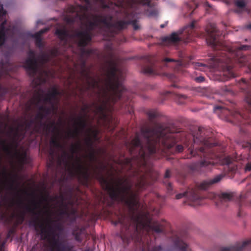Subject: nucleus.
<instances>
[{"instance_id": "f257e3e1", "label": "nucleus", "mask_w": 251, "mask_h": 251, "mask_svg": "<svg viewBox=\"0 0 251 251\" xmlns=\"http://www.w3.org/2000/svg\"><path fill=\"white\" fill-rule=\"evenodd\" d=\"M86 60L81 56L79 63L80 73L86 79L87 90H98V95L101 97L99 99L100 104L94 102L93 105L96 109V114L104 116L108 105L119 100H124V97H126L128 93L123 84V72L118 67L116 61L111 55L103 68L106 78L103 81V85L101 86L102 79L90 75V70L86 67Z\"/></svg>"}, {"instance_id": "f03ea898", "label": "nucleus", "mask_w": 251, "mask_h": 251, "mask_svg": "<svg viewBox=\"0 0 251 251\" xmlns=\"http://www.w3.org/2000/svg\"><path fill=\"white\" fill-rule=\"evenodd\" d=\"M208 37L206 39L207 44L215 50H220L211 58L214 67H222L225 68L223 73V80L226 81L230 78L236 77L232 68L233 61L238 60L243 65H245L246 57L241 54V51L246 50L250 46L240 45L230 47L225 45L219 37L220 31L216 25L210 23L206 28Z\"/></svg>"}, {"instance_id": "7ed1b4c3", "label": "nucleus", "mask_w": 251, "mask_h": 251, "mask_svg": "<svg viewBox=\"0 0 251 251\" xmlns=\"http://www.w3.org/2000/svg\"><path fill=\"white\" fill-rule=\"evenodd\" d=\"M83 149L80 141L75 144H72L71 147L72 154L64 151L62 155L59 156L57 160V166H60L62 163H64L67 167L69 176L71 178L77 177L79 181L83 184H87L90 177V172L89 167L85 165L82 158L78 156L75 157V161L71 163L70 160L74 158L75 153H79Z\"/></svg>"}, {"instance_id": "20e7f679", "label": "nucleus", "mask_w": 251, "mask_h": 251, "mask_svg": "<svg viewBox=\"0 0 251 251\" xmlns=\"http://www.w3.org/2000/svg\"><path fill=\"white\" fill-rule=\"evenodd\" d=\"M41 199L43 201L47 202V205L44 207L45 210L44 214L48 216L47 221L48 224L47 229L44 226L43 223L39 222V216L41 215L42 211H36V210L40 207V203L33 200L31 201L33 207H31L29 205H26L25 206V209L26 211L35 216V218L32 221V222L36 230L37 229V227H39L41 229L42 234H47L51 235V240L52 245L53 246V237H54L55 239H57L56 238V234L55 231H62L63 230V227L60 223L58 222L57 220H53L51 219L52 211L50 208L49 201H53L54 199L50 198L49 194L42 196Z\"/></svg>"}, {"instance_id": "39448f33", "label": "nucleus", "mask_w": 251, "mask_h": 251, "mask_svg": "<svg viewBox=\"0 0 251 251\" xmlns=\"http://www.w3.org/2000/svg\"><path fill=\"white\" fill-rule=\"evenodd\" d=\"M195 21L185 26L183 28L177 32L171 33L169 36L163 38L162 42L166 45H175L179 41H183L185 43L191 42L195 35Z\"/></svg>"}, {"instance_id": "423d86ee", "label": "nucleus", "mask_w": 251, "mask_h": 251, "mask_svg": "<svg viewBox=\"0 0 251 251\" xmlns=\"http://www.w3.org/2000/svg\"><path fill=\"white\" fill-rule=\"evenodd\" d=\"M0 145L3 151L11 159H15L22 165L25 163L26 153L25 151L21 152L17 149L19 144L15 138H13L9 144L5 140H0Z\"/></svg>"}, {"instance_id": "0eeeda50", "label": "nucleus", "mask_w": 251, "mask_h": 251, "mask_svg": "<svg viewBox=\"0 0 251 251\" xmlns=\"http://www.w3.org/2000/svg\"><path fill=\"white\" fill-rule=\"evenodd\" d=\"M197 156H185L184 158L190 159ZM201 158L203 157L204 160L198 163H193L189 166V169L192 173L203 174L210 171L213 166V161L208 159H213L218 157L219 156H199Z\"/></svg>"}, {"instance_id": "6e6552de", "label": "nucleus", "mask_w": 251, "mask_h": 251, "mask_svg": "<svg viewBox=\"0 0 251 251\" xmlns=\"http://www.w3.org/2000/svg\"><path fill=\"white\" fill-rule=\"evenodd\" d=\"M213 110L216 113L218 111H220L222 114L226 116H231L239 124H244L245 123L243 121L248 118L246 116L243 115L238 111L229 110L222 105L214 106Z\"/></svg>"}, {"instance_id": "1a4fd4ad", "label": "nucleus", "mask_w": 251, "mask_h": 251, "mask_svg": "<svg viewBox=\"0 0 251 251\" xmlns=\"http://www.w3.org/2000/svg\"><path fill=\"white\" fill-rule=\"evenodd\" d=\"M28 57L24 63V67L26 69L28 75L33 77L36 74L37 71V62L35 57L34 51L30 50L28 52Z\"/></svg>"}, {"instance_id": "9d476101", "label": "nucleus", "mask_w": 251, "mask_h": 251, "mask_svg": "<svg viewBox=\"0 0 251 251\" xmlns=\"http://www.w3.org/2000/svg\"><path fill=\"white\" fill-rule=\"evenodd\" d=\"M84 116H80L75 119L76 124L79 128H76L73 131L69 130L67 134V138H78L80 133L87 127V120Z\"/></svg>"}, {"instance_id": "9b49d317", "label": "nucleus", "mask_w": 251, "mask_h": 251, "mask_svg": "<svg viewBox=\"0 0 251 251\" xmlns=\"http://www.w3.org/2000/svg\"><path fill=\"white\" fill-rule=\"evenodd\" d=\"M14 28V26L10 23L7 24L6 19L0 24V48L5 44L8 35H13Z\"/></svg>"}, {"instance_id": "f8f14e48", "label": "nucleus", "mask_w": 251, "mask_h": 251, "mask_svg": "<svg viewBox=\"0 0 251 251\" xmlns=\"http://www.w3.org/2000/svg\"><path fill=\"white\" fill-rule=\"evenodd\" d=\"M42 101L49 104L55 101L48 93L44 95V91L40 88L35 91L34 95L32 99V103L35 104L36 106H38Z\"/></svg>"}, {"instance_id": "ddd939ff", "label": "nucleus", "mask_w": 251, "mask_h": 251, "mask_svg": "<svg viewBox=\"0 0 251 251\" xmlns=\"http://www.w3.org/2000/svg\"><path fill=\"white\" fill-rule=\"evenodd\" d=\"M183 197H187L191 201L199 203L202 197L200 195L198 191L196 189L189 188L187 191L183 193H179L176 196L177 200L180 199Z\"/></svg>"}, {"instance_id": "4468645a", "label": "nucleus", "mask_w": 251, "mask_h": 251, "mask_svg": "<svg viewBox=\"0 0 251 251\" xmlns=\"http://www.w3.org/2000/svg\"><path fill=\"white\" fill-rule=\"evenodd\" d=\"M147 64L142 69V72L148 75H153L157 74L158 67L156 62L152 58L149 57L147 59Z\"/></svg>"}, {"instance_id": "2eb2a0df", "label": "nucleus", "mask_w": 251, "mask_h": 251, "mask_svg": "<svg viewBox=\"0 0 251 251\" xmlns=\"http://www.w3.org/2000/svg\"><path fill=\"white\" fill-rule=\"evenodd\" d=\"M248 246L251 247V239L245 241L242 243H238L234 246L222 248L220 249L219 251H243Z\"/></svg>"}, {"instance_id": "dca6fc26", "label": "nucleus", "mask_w": 251, "mask_h": 251, "mask_svg": "<svg viewBox=\"0 0 251 251\" xmlns=\"http://www.w3.org/2000/svg\"><path fill=\"white\" fill-rule=\"evenodd\" d=\"M223 177V175H219L213 178H210L202 181L200 183L198 187L201 190H206L211 187L214 184L219 182Z\"/></svg>"}, {"instance_id": "f3484780", "label": "nucleus", "mask_w": 251, "mask_h": 251, "mask_svg": "<svg viewBox=\"0 0 251 251\" xmlns=\"http://www.w3.org/2000/svg\"><path fill=\"white\" fill-rule=\"evenodd\" d=\"M53 247L56 251H71L72 247L53 237Z\"/></svg>"}, {"instance_id": "a211bd4d", "label": "nucleus", "mask_w": 251, "mask_h": 251, "mask_svg": "<svg viewBox=\"0 0 251 251\" xmlns=\"http://www.w3.org/2000/svg\"><path fill=\"white\" fill-rule=\"evenodd\" d=\"M47 166L48 169L52 171H55L56 167L55 165V152L53 149H50L49 151V161L47 162Z\"/></svg>"}, {"instance_id": "6ab92c4d", "label": "nucleus", "mask_w": 251, "mask_h": 251, "mask_svg": "<svg viewBox=\"0 0 251 251\" xmlns=\"http://www.w3.org/2000/svg\"><path fill=\"white\" fill-rule=\"evenodd\" d=\"M169 63H173L175 64L174 66H172L171 67L174 68L175 71H179L180 68L183 65L182 62L180 60H176L174 59H171L169 58H165L162 60V64L166 66Z\"/></svg>"}, {"instance_id": "aec40b11", "label": "nucleus", "mask_w": 251, "mask_h": 251, "mask_svg": "<svg viewBox=\"0 0 251 251\" xmlns=\"http://www.w3.org/2000/svg\"><path fill=\"white\" fill-rule=\"evenodd\" d=\"M242 147L244 148H247L249 150L250 155L251 156V143H244L242 145ZM244 169L245 172H249L251 171V159L250 160L248 159L245 161Z\"/></svg>"}, {"instance_id": "412c9836", "label": "nucleus", "mask_w": 251, "mask_h": 251, "mask_svg": "<svg viewBox=\"0 0 251 251\" xmlns=\"http://www.w3.org/2000/svg\"><path fill=\"white\" fill-rule=\"evenodd\" d=\"M174 244L179 251H192L189 246L180 238L176 239Z\"/></svg>"}, {"instance_id": "4be33fe9", "label": "nucleus", "mask_w": 251, "mask_h": 251, "mask_svg": "<svg viewBox=\"0 0 251 251\" xmlns=\"http://www.w3.org/2000/svg\"><path fill=\"white\" fill-rule=\"evenodd\" d=\"M42 126L43 127L44 129L48 132L50 131L53 133L59 132V128L54 121L50 122L49 124L45 122Z\"/></svg>"}, {"instance_id": "5701e85b", "label": "nucleus", "mask_w": 251, "mask_h": 251, "mask_svg": "<svg viewBox=\"0 0 251 251\" xmlns=\"http://www.w3.org/2000/svg\"><path fill=\"white\" fill-rule=\"evenodd\" d=\"M55 34L60 40L65 41H66L67 38L70 36L69 31L65 27L56 29Z\"/></svg>"}, {"instance_id": "b1692460", "label": "nucleus", "mask_w": 251, "mask_h": 251, "mask_svg": "<svg viewBox=\"0 0 251 251\" xmlns=\"http://www.w3.org/2000/svg\"><path fill=\"white\" fill-rule=\"evenodd\" d=\"M233 196V193H232L224 192L219 195V198L220 201L223 202L231 201Z\"/></svg>"}, {"instance_id": "393cba45", "label": "nucleus", "mask_w": 251, "mask_h": 251, "mask_svg": "<svg viewBox=\"0 0 251 251\" xmlns=\"http://www.w3.org/2000/svg\"><path fill=\"white\" fill-rule=\"evenodd\" d=\"M46 118H47V117L45 116L43 112L39 110V112L35 116V120H36L37 124L39 126H42L45 123L43 122V120Z\"/></svg>"}, {"instance_id": "a878e982", "label": "nucleus", "mask_w": 251, "mask_h": 251, "mask_svg": "<svg viewBox=\"0 0 251 251\" xmlns=\"http://www.w3.org/2000/svg\"><path fill=\"white\" fill-rule=\"evenodd\" d=\"M38 107V109L39 111H42L45 114V116L48 118L50 114L52 113L51 111L50 108L48 107L45 105H39L38 106H36Z\"/></svg>"}, {"instance_id": "bb28decb", "label": "nucleus", "mask_w": 251, "mask_h": 251, "mask_svg": "<svg viewBox=\"0 0 251 251\" xmlns=\"http://www.w3.org/2000/svg\"><path fill=\"white\" fill-rule=\"evenodd\" d=\"M48 93L49 94V95H50L55 101L58 102L59 100L57 98V96L60 95L61 94L56 87H52L51 91L49 92Z\"/></svg>"}, {"instance_id": "cd10ccee", "label": "nucleus", "mask_w": 251, "mask_h": 251, "mask_svg": "<svg viewBox=\"0 0 251 251\" xmlns=\"http://www.w3.org/2000/svg\"><path fill=\"white\" fill-rule=\"evenodd\" d=\"M41 62L43 64H45L49 62L51 60V57L49 53L42 52L39 56Z\"/></svg>"}, {"instance_id": "c85d7f7f", "label": "nucleus", "mask_w": 251, "mask_h": 251, "mask_svg": "<svg viewBox=\"0 0 251 251\" xmlns=\"http://www.w3.org/2000/svg\"><path fill=\"white\" fill-rule=\"evenodd\" d=\"M50 143L51 146L55 148L63 149L64 147L57 138H53L51 139Z\"/></svg>"}, {"instance_id": "c756f323", "label": "nucleus", "mask_w": 251, "mask_h": 251, "mask_svg": "<svg viewBox=\"0 0 251 251\" xmlns=\"http://www.w3.org/2000/svg\"><path fill=\"white\" fill-rule=\"evenodd\" d=\"M33 37L35 38V45L36 46L40 49H43L44 48V44L42 41L41 37L35 35L34 34Z\"/></svg>"}, {"instance_id": "7c9ffc66", "label": "nucleus", "mask_w": 251, "mask_h": 251, "mask_svg": "<svg viewBox=\"0 0 251 251\" xmlns=\"http://www.w3.org/2000/svg\"><path fill=\"white\" fill-rule=\"evenodd\" d=\"M187 98V96L184 95L176 94V100L179 104H182L184 103V100Z\"/></svg>"}, {"instance_id": "2f4dec72", "label": "nucleus", "mask_w": 251, "mask_h": 251, "mask_svg": "<svg viewBox=\"0 0 251 251\" xmlns=\"http://www.w3.org/2000/svg\"><path fill=\"white\" fill-rule=\"evenodd\" d=\"M85 143L88 148H90L91 150H93V141L92 138L88 135V136L85 138Z\"/></svg>"}, {"instance_id": "473e14b6", "label": "nucleus", "mask_w": 251, "mask_h": 251, "mask_svg": "<svg viewBox=\"0 0 251 251\" xmlns=\"http://www.w3.org/2000/svg\"><path fill=\"white\" fill-rule=\"evenodd\" d=\"M147 115L150 121H152L156 117H158V113L154 110H149L147 112Z\"/></svg>"}, {"instance_id": "72a5a7b5", "label": "nucleus", "mask_w": 251, "mask_h": 251, "mask_svg": "<svg viewBox=\"0 0 251 251\" xmlns=\"http://www.w3.org/2000/svg\"><path fill=\"white\" fill-rule=\"evenodd\" d=\"M59 53L60 52L58 49L54 48L50 50V53L49 54L50 55L51 58L52 57H55L58 56L59 55Z\"/></svg>"}, {"instance_id": "f704fd0d", "label": "nucleus", "mask_w": 251, "mask_h": 251, "mask_svg": "<svg viewBox=\"0 0 251 251\" xmlns=\"http://www.w3.org/2000/svg\"><path fill=\"white\" fill-rule=\"evenodd\" d=\"M164 183L166 185V188L167 190V192L169 195H172L173 194V187L171 183L168 182L167 180L164 181Z\"/></svg>"}, {"instance_id": "c9c22d12", "label": "nucleus", "mask_w": 251, "mask_h": 251, "mask_svg": "<svg viewBox=\"0 0 251 251\" xmlns=\"http://www.w3.org/2000/svg\"><path fill=\"white\" fill-rule=\"evenodd\" d=\"M235 4L240 9H242L246 6V3L243 0H237L235 1Z\"/></svg>"}, {"instance_id": "e433bc0d", "label": "nucleus", "mask_w": 251, "mask_h": 251, "mask_svg": "<svg viewBox=\"0 0 251 251\" xmlns=\"http://www.w3.org/2000/svg\"><path fill=\"white\" fill-rule=\"evenodd\" d=\"M238 83L241 88L244 90H245L246 87H248V82L244 78H242L239 81Z\"/></svg>"}, {"instance_id": "4c0bfd02", "label": "nucleus", "mask_w": 251, "mask_h": 251, "mask_svg": "<svg viewBox=\"0 0 251 251\" xmlns=\"http://www.w3.org/2000/svg\"><path fill=\"white\" fill-rule=\"evenodd\" d=\"M88 157L90 161L91 162L96 160L97 157L96 156L95 152L93 149L91 150V151L89 152Z\"/></svg>"}, {"instance_id": "58836bf2", "label": "nucleus", "mask_w": 251, "mask_h": 251, "mask_svg": "<svg viewBox=\"0 0 251 251\" xmlns=\"http://www.w3.org/2000/svg\"><path fill=\"white\" fill-rule=\"evenodd\" d=\"M246 100L249 105V110L251 113V92L248 93L247 94Z\"/></svg>"}, {"instance_id": "ea45409f", "label": "nucleus", "mask_w": 251, "mask_h": 251, "mask_svg": "<svg viewBox=\"0 0 251 251\" xmlns=\"http://www.w3.org/2000/svg\"><path fill=\"white\" fill-rule=\"evenodd\" d=\"M133 1L143 5H149L150 4V0H133Z\"/></svg>"}, {"instance_id": "a19ab883", "label": "nucleus", "mask_w": 251, "mask_h": 251, "mask_svg": "<svg viewBox=\"0 0 251 251\" xmlns=\"http://www.w3.org/2000/svg\"><path fill=\"white\" fill-rule=\"evenodd\" d=\"M50 105V106L49 107L52 111L53 114H54L56 113L57 110V106L56 105V103H55V101L51 102L50 103H49Z\"/></svg>"}, {"instance_id": "79ce46f5", "label": "nucleus", "mask_w": 251, "mask_h": 251, "mask_svg": "<svg viewBox=\"0 0 251 251\" xmlns=\"http://www.w3.org/2000/svg\"><path fill=\"white\" fill-rule=\"evenodd\" d=\"M89 108L90 106L86 104H84V106L82 107L81 111L82 112L85 113L83 116L86 117L87 116V113L88 112Z\"/></svg>"}, {"instance_id": "37998d69", "label": "nucleus", "mask_w": 251, "mask_h": 251, "mask_svg": "<svg viewBox=\"0 0 251 251\" xmlns=\"http://www.w3.org/2000/svg\"><path fill=\"white\" fill-rule=\"evenodd\" d=\"M73 234L75 235V239L79 242L82 241V238L81 237V231L79 232H74Z\"/></svg>"}, {"instance_id": "c03bdc74", "label": "nucleus", "mask_w": 251, "mask_h": 251, "mask_svg": "<svg viewBox=\"0 0 251 251\" xmlns=\"http://www.w3.org/2000/svg\"><path fill=\"white\" fill-rule=\"evenodd\" d=\"M0 97H4L8 92V89L6 87H2L0 89Z\"/></svg>"}, {"instance_id": "a18cd8bd", "label": "nucleus", "mask_w": 251, "mask_h": 251, "mask_svg": "<svg viewBox=\"0 0 251 251\" xmlns=\"http://www.w3.org/2000/svg\"><path fill=\"white\" fill-rule=\"evenodd\" d=\"M49 30V28H45L40 30L39 31L36 32L34 34L35 35H37L38 36L41 37L42 35L46 32H47Z\"/></svg>"}, {"instance_id": "49530a36", "label": "nucleus", "mask_w": 251, "mask_h": 251, "mask_svg": "<svg viewBox=\"0 0 251 251\" xmlns=\"http://www.w3.org/2000/svg\"><path fill=\"white\" fill-rule=\"evenodd\" d=\"M59 214L60 216L67 215V216H69V213L68 211L65 209H60L59 210Z\"/></svg>"}, {"instance_id": "de8ad7c7", "label": "nucleus", "mask_w": 251, "mask_h": 251, "mask_svg": "<svg viewBox=\"0 0 251 251\" xmlns=\"http://www.w3.org/2000/svg\"><path fill=\"white\" fill-rule=\"evenodd\" d=\"M205 80L204 77L202 76H200L195 78V80L197 82H202Z\"/></svg>"}, {"instance_id": "09e8293b", "label": "nucleus", "mask_w": 251, "mask_h": 251, "mask_svg": "<svg viewBox=\"0 0 251 251\" xmlns=\"http://www.w3.org/2000/svg\"><path fill=\"white\" fill-rule=\"evenodd\" d=\"M171 176V173L170 170L167 169L166 170L165 173L164 174V178L167 179L169 178Z\"/></svg>"}, {"instance_id": "8fccbe9b", "label": "nucleus", "mask_w": 251, "mask_h": 251, "mask_svg": "<svg viewBox=\"0 0 251 251\" xmlns=\"http://www.w3.org/2000/svg\"><path fill=\"white\" fill-rule=\"evenodd\" d=\"M15 232V230L14 229H10L7 234V238H9L12 235H13Z\"/></svg>"}, {"instance_id": "3c124183", "label": "nucleus", "mask_w": 251, "mask_h": 251, "mask_svg": "<svg viewBox=\"0 0 251 251\" xmlns=\"http://www.w3.org/2000/svg\"><path fill=\"white\" fill-rule=\"evenodd\" d=\"M243 211H242V209L241 207H239V210H238V213H237V216L239 217H241L243 216Z\"/></svg>"}, {"instance_id": "603ef678", "label": "nucleus", "mask_w": 251, "mask_h": 251, "mask_svg": "<svg viewBox=\"0 0 251 251\" xmlns=\"http://www.w3.org/2000/svg\"><path fill=\"white\" fill-rule=\"evenodd\" d=\"M25 212H22L20 215V218L21 219L22 221H23L24 219V217H25Z\"/></svg>"}, {"instance_id": "864d4df0", "label": "nucleus", "mask_w": 251, "mask_h": 251, "mask_svg": "<svg viewBox=\"0 0 251 251\" xmlns=\"http://www.w3.org/2000/svg\"><path fill=\"white\" fill-rule=\"evenodd\" d=\"M231 163V161L230 160V159L229 158H226V163L228 164V165H229L230 163Z\"/></svg>"}, {"instance_id": "5fc2aeb1", "label": "nucleus", "mask_w": 251, "mask_h": 251, "mask_svg": "<svg viewBox=\"0 0 251 251\" xmlns=\"http://www.w3.org/2000/svg\"><path fill=\"white\" fill-rule=\"evenodd\" d=\"M224 91H225L226 92H228V91H229V90L228 89L226 86H225L224 89Z\"/></svg>"}, {"instance_id": "6e6d98bb", "label": "nucleus", "mask_w": 251, "mask_h": 251, "mask_svg": "<svg viewBox=\"0 0 251 251\" xmlns=\"http://www.w3.org/2000/svg\"><path fill=\"white\" fill-rule=\"evenodd\" d=\"M247 28L251 29V24L248 25L247 26Z\"/></svg>"}, {"instance_id": "4d7b16f0", "label": "nucleus", "mask_w": 251, "mask_h": 251, "mask_svg": "<svg viewBox=\"0 0 251 251\" xmlns=\"http://www.w3.org/2000/svg\"><path fill=\"white\" fill-rule=\"evenodd\" d=\"M90 131H92V129L91 128H89L88 130H87V133L88 134V132H90Z\"/></svg>"}, {"instance_id": "13d9d810", "label": "nucleus", "mask_w": 251, "mask_h": 251, "mask_svg": "<svg viewBox=\"0 0 251 251\" xmlns=\"http://www.w3.org/2000/svg\"><path fill=\"white\" fill-rule=\"evenodd\" d=\"M165 27V25H160V27H161V28H163V27Z\"/></svg>"}, {"instance_id": "bf43d9fd", "label": "nucleus", "mask_w": 251, "mask_h": 251, "mask_svg": "<svg viewBox=\"0 0 251 251\" xmlns=\"http://www.w3.org/2000/svg\"><path fill=\"white\" fill-rule=\"evenodd\" d=\"M249 69L250 72H251V66H249Z\"/></svg>"}, {"instance_id": "052dcab7", "label": "nucleus", "mask_w": 251, "mask_h": 251, "mask_svg": "<svg viewBox=\"0 0 251 251\" xmlns=\"http://www.w3.org/2000/svg\"><path fill=\"white\" fill-rule=\"evenodd\" d=\"M173 86H174V87H177V86H176V84L173 85Z\"/></svg>"}, {"instance_id": "680f3d73", "label": "nucleus", "mask_w": 251, "mask_h": 251, "mask_svg": "<svg viewBox=\"0 0 251 251\" xmlns=\"http://www.w3.org/2000/svg\"><path fill=\"white\" fill-rule=\"evenodd\" d=\"M198 64H199V65H200V64L201 65H202V64L200 63H198Z\"/></svg>"}, {"instance_id": "e2e57ef3", "label": "nucleus", "mask_w": 251, "mask_h": 251, "mask_svg": "<svg viewBox=\"0 0 251 251\" xmlns=\"http://www.w3.org/2000/svg\"><path fill=\"white\" fill-rule=\"evenodd\" d=\"M57 198V197H56L54 198V199H56Z\"/></svg>"}]
</instances>
